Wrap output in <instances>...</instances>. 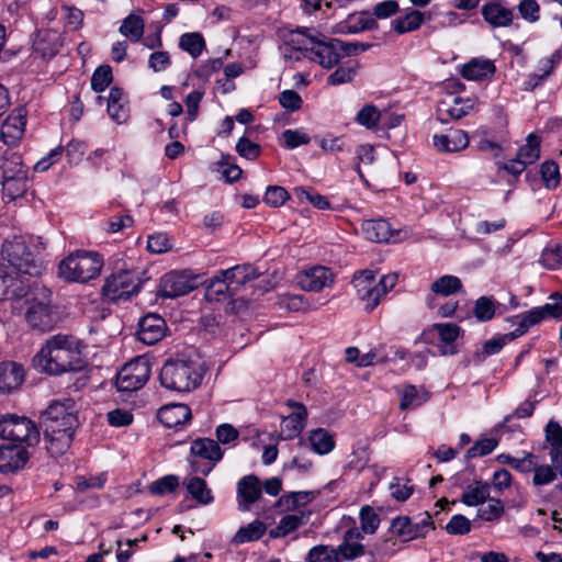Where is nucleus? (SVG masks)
<instances>
[{"label":"nucleus","mask_w":562,"mask_h":562,"mask_svg":"<svg viewBox=\"0 0 562 562\" xmlns=\"http://www.w3.org/2000/svg\"><path fill=\"white\" fill-rule=\"evenodd\" d=\"M34 367L50 375H60L70 371H80L86 361L78 347V340L70 335L50 337L33 358Z\"/></svg>","instance_id":"1"},{"label":"nucleus","mask_w":562,"mask_h":562,"mask_svg":"<svg viewBox=\"0 0 562 562\" xmlns=\"http://www.w3.org/2000/svg\"><path fill=\"white\" fill-rule=\"evenodd\" d=\"M204 371L199 360L186 355L168 358L159 372L162 387L179 393L196 389L203 379Z\"/></svg>","instance_id":"2"},{"label":"nucleus","mask_w":562,"mask_h":562,"mask_svg":"<svg viewBox=\"0 0 562 562\" xmlns=\"http://www.w3.org/2000/svg\"><path fill=\"white\" fill-rule=\"evenodd\" d=\"M1 257L19 274L40 277L45 267L40 258V246L32 237L14 236L2 244Z\"/></svg>","instance_id":"3"},{"label":"nucleus","mask_w":562,"mask_h":562,"mask_svg":"<svg viewBox=\"0 0 562 562\" xmlns=\"http://www.w3.org/2000/svg\"><path fill=\"white\" fill-rule=\"evenodd\" d=\"M0 186L10 201L24 196L30 187L29 168L18 153L5 151L0 158Z\"/></svg>","instance_id":"4"},{"label":"nucleus","mask_w":562,"mask_h":562,"mask_svg":"<svg viewBox=\"0 0 562 562\" xmlns=\"http://www.w3.org/2000/svg\"><path fill=\"white\" fill-rule=\"evenodd\" d=\"M0 439L34 448L41 440L37 425L27 416L15 413L0 414Z\"/></svg>","instance_id":"5"},{"label":"nucleus","mask_w":562,"mask_h":562,"mask_svg":"<svg viewBox=\"0 0 562 562\" xmlns=\"http://www.w3.org/2000/svg\"><path fill=\"white\" fill-rule=\"evenodd\" d=\"M103 267V259L98 252L78 250L59 263V274L67 281L87 282L97 277Z\"/></svg>","instance_id":"6"},{"label":"nucleus","mask_w":562,"mask_h":562,"mask_svg":"<svg viewBox=\"0 0 562 562\" xmlns=\"http://www.w3.org/2000/svg\"><path fill=\"white\" fill-rule=\"evenodd\" d=\"M223 457L224 450L214 439L200 437L191 442L188 462L193 473L207 476Z\"/></svg>","instance_id":"7"},{"label":"nucleus","mask_w":562,"mask_h":562,"mask_svg":"<svg viewBox=\"0 0 562 562\" xmlns=\"http://www.w3.org/2000/svg\"><path fill=\"white\" fill-rule=\"evenodd\" d=\"M66 406L65 403L53 402L41 415V427L43 428V436L66 435L74 436L75 428L77 427V416L70 412V401Z\"/></svg>","instance_id":"8"},{"label":"nucleus","mask_w":562,"mask_h":562,"mask_svg":"<svg viewBox=\"0 0 562 562\" xmlns=\"http://www.w3.org/2000/svg\"><path fill=\"white\" fill-rule=\"evenodd\" d=\"M143 285L136 272L131 270H121L106 278L102 286L104 300L113 303L127 301L137 294Z\"/></svg>","instance_id":"9"},{"label":"nucleus","mask_w":562,"mask_h":562,"mask_svg":"<svg viewBox=\"0 0 562 562\" xmlns=\"http://www.w3.org/2000/svg\"><path fill=\"white\" fill-rule=\"evenodd\" d=\"M435 529V524L429 513L425 512L417 519L409 516H397L392 519L390 530L403 542L424 538Z\"/></svg>","instance_id":"10"},{"label":"nucleus","mask_w":562,"mask_h":562,"mask_svg":"<svg viewBox=\"0 0 562 562\" xmlns=\"http://www.w3.org/2000/svg\"><path fill=\"white\" fill-rule=\"evenodd\" d=\"M150 376V367L146 360L136 359L123 366L119 371L115 385L120 392H134L143 387Z\"/></svg>","instance_id":"11"},{"label":"nucleus","mask_w":562,"mask_h":562,"mask_svg":"<svg viewBox=\"0 0 562 562\" xmlns=\"http://www.w3.org/2000/svg\"><path fill=\"white\" fill-rule=\"evenodd\" d=\"M434 333H436L440 339L438 349L441 356H453L458 352L454 342L463 333L459 325L456 323L432 324L422 333L420 339L427 344H431Z\"/></svg>","instance_id":"12"},{"label":"nucleus","mask_w":562,"mask_h":562,"mask_svg":"<svg viewBox=\"0 0 562 562\" xmlns=\"http://www.w3.org/2000/svg\"><path fill=\"white\" fill-rule=\"evenodd\" d=\"M304 57L319 64L324 68L330 69L338 65L340 60V40L323 36L322 40L318 38L315 46H311V55H304Z\"/></svg>","instance_id":"13"},{"label":"nucleus","mask_w":562,"mask_h":562,"mask_svg":"<svg viewBox=\"0 0 562 562\" xmlns=\"http://www.w3.org/2000/svg\"><path fill=\"white\" fill-rule=\"evenodd\" d=\"M285 405L293 411L282 419L280 437L283 440H291L302 432L308 414L306 406L301 402L289 398Z\"/></svg>","instance_id":"14"},{"label":"nucleus","mask_w":562,"mask_h":562,"mask_svg":"<svg viewBox=\"0 0 562 562\" xmlns=\"http://www.w3.org/2000/svg\"><path fill=\"white\" fill-rule=\"evenodd\" d=\"M29 448L18 443L0 446V472L9 474L22 470L31 457Z\"/></svg>","instance_id":"15"},{"label":"nucleus","mask_w":562,"mask_h":562,"mask_svg":"<svg viewBox=\"0 0 562 562\" xmlns=\"http://www.w3.org/2000/svg\"><path fill=\"white\" fill-rule=\"evenodd\" d=\"M166 330V322L160 315L147 314L138 322L136 337L143 344L151 346L165 337Z\"/></svg>","instance_id":"16"},{"label":"nucleus","mask_w":562,"mask_h":562,"mask_svg":"<svg viewBox=\"0 0 562 562\" xmlns=\"http://www.w3.org/2000/svg\"><path fill=\"white\" fill-rule=\"evenodd\" d=\"M334 273L324 266L312 267L297 277V282L302 290L308 292H319L334 282Z\"/></svg>","instance_id":"17"},{"label":"nucleus","mask_w":562,"mask_h":562,"mask_svg":"<svg viewBox=\"0 0 562 562\" xmlns=\"http://www.w3.org/2000/svg\"><path fill=\"white\" fill-rule=\"evenodd\" d=\"M262 494L260 480L255 474L245 475L237 483V503L241 512L249 510Z\"/></svg>","instance_id":"18"},{"label":"nucleus","mask_w":562,"mask_h":562,"mask_svg":"<svg viewBox=\"0 0 562 562\" xmlns=\"http://www.w3.org/2000/svg\"><path fill=\"white\" fill-rule=\"evenodd\" d=\"M25 319L32 329L47 333L57 326L59 315L56 307L50 304L35 310H26Z\"/></svg>","instance_id":"19"},{"label":"nucleus","mask_w":562,"mask_h":562,"mask_svg":"<svg viewBox=\"0 0 562 562\" xmlns=\"http://www.w3.org/2000/svg\"><path fill=\"white\" fill-rule=\"evenodd\" d=\"M481 14L492 29L508 27L514 21L513 10L503 5L499 0H492L483 4Z\"/></svg>","instance_id":"20"},{"label":"nucleus","mask_w":562,"mask_h":562,"mask_svg":"<svg viewBox=\"0 0 562 562\" xmlns=\"http://www.w3.org/2000/svg\"><path fill=\"white\" fill-rule=\"evenodd\" d=\"M194 289L192 281L179 272H169L160 280L159 293L162 297L176 299L186 295Z\"/></svg>","instance_id":"21"},{"label":"nucleus","mask_w":562,"mask_h":562,"mask_svg":"<svg viewBox=\"0 0 562 562\" xmlns=\"http://www.w3.org/2000/svg\"><path fill=\"white\" fill-rule=\"evenodd\" d=\"M26 116L22 109L11 113L1 125L0 139L8 146L19 143L24 134Z\"/></svg>","instance_id":"22"},{"label":"nucleus","mask_w":562,"mask_h":562,"mask_svg":"<svg viewBox=\"0 0 562 562\" xmlns=\"http://www.w3.org/2000/svg\"><path fill=\"white\" fill-rule=\"evenodd\" d=\"M157 418L167 428H178L191 420L192 413L186 404H170L158 409Z\"/></svg>","instance_id":"23"},{"label":"nucleus","mask_w":562,"mask_h":562,"mask_svg":"<svg viewBox=\"0 0 562 562\" xmlns=\"http://www.w3.org/2000/svg\"><path fill=\"white\" fill-rule=\"evenodd\" d=\"M363 536L359 528L353 527L348 529L345 535L342 542L337 547L336 554L340 555L342 560L351 561L366 554V548L360 543Z\"/></svg>","instance_id":"24"},{"label":"nucleus","mask_w":562,"mask_h":562,"mask_svg":"<svg viewBox=\"0 0 562 562\" xmlns=\"http://www.w3.org/2000/svg\"><path fill=\"white\" fill-rule=\"evenodd\" d=\"M362 233L368 240L374 243L395 241L398 231L392 229L391 224L383 218L368 220L362 223Z\"/></svg>","instance_id":"25"},{"label":"nucleus","mask_w":562,"mask_h":562,"mask_svg":"<svg viewBox=\"0 0 562 562\" xmlns=\"http://www.w3.org/2000/svg\"><path fill=\"white\" fill-rule=\"evenodd\" d=\"M461 290L462 282L458 277L451 274L442 276L431 283L430 293L426 296V304L432 310L437 306L435 295L449 296Z\"/></svg>","instance_id":"26"},{"label":"nucleus","mask_w":562,"mask_h":562,"mask_svg":"<svg viewBox=\"0 0 562 562\" xmlns=\"http://www.w3.org/2000/svg\"><path fill=\"white\" fill-rule=\"evenodd\" d=\"M434 146L443 153H456L469 145L468 134L462 130H450L447 134L434 135Z\"/></svg>","instance_id":"27"},{"label":"nucleus","mask_w":562,"mask_h":562,"mask_svg":"<svg viewBox=\"0 0 562 562\" xmlns=\"http://www.w3.org/2000/svg\"><path fill=\"white\" fill-rule=\"evenodd\" d=\"M24 381V370L15 362H2L0 364V392L10 393L16 390Z\"/></svg>","instance_id":"28"},{"label":"nucleus","mask_w":562,"mask_h":562,"mask_svg":"<svg viewBox=\"0 0 562 562\" xmlns=\"http://www.w3.org/2000/svg\"><path fill=\"white\" fill-rule=\"evenodd\" d=\"M237 295L226 276H222V270L211 279L205 291L206 299L215 302L233 301Z\"/></svg>","instance_id":"29"},{"label":"nucleus","mask_w":562,"mask_h":562,"mask_svg":"<svg viewBox=\"0 0 562 562\" xmlns=\"http://www.w3.org/2000/svg\"><path fill=\"white\" fill-rule=\"evenodd\" d=\"M222 276H226L233 286V290L238 294L243 286L259 277V272L251 265H238L233 268L222 270Z\"/></svg>","instance_id":"30"},{"label":"nucleus","mask_w":562,"mask_h":562,"mask_svg":"<svg viewBox=\"0 0 562 562\" xmlns=\"http://www.w3.org/2000/svg\"><path fill=\"white\" fill-rule=\"evenodd\" d=\"M496 67L490 59L473 58L461 69V75L467 80H485L494 76Z\"/></svg>","instance_id":"31"},{"label":"nucleus","mask_w":562,"mask_h":562,"mask_svg":"<svg viewBox=\"0 0 562 562\" xmlns=\"http://www.w3.org/2000/svg\"><path fill=\"white\" fill-rule=\"evenodd\" d=\"M548 318L542 306L532 307L529 311L515 315L508 318L513 324H516L517 327L513 330L516 337H520L526 334L529 328L540 324L542 321Z\"/></svg>","instance_id":"32"},{"label":"nucleus","mask_w":562,"mask_h":562,"mask_svg":"<svg viewBox=\"0 0 562 562\" xmlns=\"http://www.w3.org/2000/svg\"><path fill=\"white\" fill-rule=\"evenodd\" d=\"M108 113L116 123L121 124L128 119L130 109L123 89L112 87L108 98Z\"/></svg>","instance_id":"33"},{"label":"nucleus","mask_w":562,"mask_h":562,"mask_svg":"<svg viewBox=\"0 0 562 562\" xmlns=\"http://www.w3.org/2000/svg\"><path fill=\"white\" fill-rule=\"evenodd\" d=\"M507 311V307L496 301L493 296H480L474 304L473 315L481 322L485 323L491 321L496 315H502Z\"/></svg>","instance_id":"34"},{"label":"nucleus","mask_w":562,"mask_h":562,"mask_svg":"<svg viewBox=\"0 0 562 562\" xmlns=\"http://www.w3.org/2000/svg\"><path fill=\"white\" fill-rule=\"evenodd\" d=\"M183 485L188 494L200 505H210L214 502L212 490L204 479L195 475L184 480Z\"/></svg>","instance_id":"35"},{"label":"nucleus","mask_w":562,"mask_h":562,"mask_svg":"<svg viewBox=\"0 0 562 562\" xmlns=\"http://www.w3.org/2000/svg\"><path fill=\"white\" fill-rule=\"evenodd\" d=\"M397 282V274L391 273L383 276L378 283L375 284V290H366L362 288L361 295L366 297H373V301L371 304L364 305V311L370 313L372 312L380 303L381 297L384 296L391 289L395 286Z\"/></svg>","instance_id":"36"},{"label":"nucleus","mask_w":562,"mask_h":562,"mask_svg":"<svg viewBox=\"0 0 562 562\" xmlns=\"http://www.w3.org/2000/svg\"><path fill=\"white\" fill-rule=\"evenodd\" d=\"M307 31V27H299L292 31L285 41L286 50H296L304 53V55H311V46H315L318 38L308 34Z\"/></svg>","instance_id":"37"},{"label":"nucleus","mask_w":562,"mask_h":562,"mask_svg":"<svg viewBox=\"0 0 562 562\" xmlns=\"http://www.w3.org/2000/svg\"><path fill=\"white\" fill-rule=\"evenodd\" d=\"M378 27L376 20L368 11H362L359 14H350L346 24L341 25V32L357 34L363 31L376 30Z\"/></svg>","instance_id":"38"},{"label":"nucleus","mask_w":562,"mask_h":562,"mask_svg":"<svg viewBox=\"0 0 562 562\" xmlns=\"http://www.w3.org/2000/svg\"><path fill=\"white\" fill-rule=\"evenodd\" d=\"M425 21V14L418 10H411L404 16L392 21V30L397 34H405L418 30Z\"/></svg>","instance_id":"39"},{"label":"nucleus","mask_w":562,"mask_h":562,"mask_svg":"<svg viewBox=\"0 0 562 562\" xmlns=\"http://www.w3.org/2000/svg\"><path fill=\"white\" fill-rule=\"evenodd\" d=\"M516 338L517 337L514 334V331L494 336L493 338L486 340L483 344V348L481 351L475 352V360L479 362H483L486 357L498 353L507 342H510Z\"/></svg>","instance_id":"40"},{"label":"nucleus","mask_w":562,"mask_h":562,"mask_svg":"<svg viewBox=\"0 0 562 562\" xmlns=\"http://www.w3.org/2000/svg\"><path fill=\"white\" fill-rule=\"evenodd\" d=\"M490 490L487 482L475 481V485L468 486L460 501L467 506L482 505L490 498Z\"/></svg>","instance_id":"41"},{"label":"nucleus","mask_w":562,"mask_h":562,"mask_svg":"<svg viewBox=\"0 0 562 562\" xmlns=\"http://www.w3.org/2000/svg\"><path fill=\"white\" fill-rule=\"evenodd\" d=\"M308 441L312 450L317 454H327L335 448L333 436L324 428H317L310 432Z\"/></svg>","instance_id":"42"},{"label":"nucleus","mask_w":562,"mask_h":562,"mask_svg":"<svg viewBox=\"0 0 562 562\" xmlns=\"http://www.w3.org/2000/svg\"><path fill=\"white\" fill-rule=\"evenodd\" d=\"M26 310H35L53 304L52 291L47 286L35 282L26 293Z\"/></svg>","instance_id":"43"},{"label":"nucleus","mask_w":562,"mask_h":562,"mask_svg":"<svg viewBox=\"0 0 562 562\" xmlns=\"http://www.w3.org/2000/svg\"><path fill=\"white\" fill-rule=\"evenodd\" d=\"M267 527L260 520H254L247 526L240 527L233 537V542L241 544L259 540L266 532Z\"/></svg>","instance_id":"44"},{"label":"nucleus","mask_w":562,"mask_h":562,"mask_svg":"<svg viewBox=\"0 0 562 562\" xmlns=\"http://www.w3.org/2000/svg\"><path fill=\"white\" fill-rule=\"evenodd\" d=\"M145 22L143 18L135 14L127 15L120 26V33L132 42H139L143 37Z\"/></svg>","instance_id":"45"},{"label":"nucleus","mask_w":562,"mask_h":562,"mask_svg":"<svg viewBox=\"0 0 562 562\" xmlns=\"http://www.w3.org/2000/svg\"><path fill=\"white\" fill-rule=\"evenodd\" d=\"M353 286L357 290V296L362 302H366V304H371L373 301V297H366L361 295V289L363 288L364 291L368 290H375V272L373 270H362L359 272H356L352 280Z\"/></svg>","instance_id":"46"},{"label":"nucleus","mask_w":562,"mask_h":562,"mask_svg":"<svg viewBox=\"0 0 562 562\" xmlns=\"http://www.w3.org/2000/svg\"><path fill=\"white\" fill-rule=\"evenodd\" d=\"M293 195L296 198V200L300 203H303L304 201H307L310 204H312L314 207L318 210H329L331 209L330 202L325 195H322L317 193L314 189L310 188H303V187H295L293 189Z\"/></svg>","instance_id":"47"},{"label":"nucleus","mask_w":562,"mask_h":562,"mask_svg":"<svg viewBox=\"0 0 562 562\" xmlns=\"http://www.w3.org/2000/svg\"><path fill=\"white\" fill-rule=\"evenodd\" d=\"M179 47L198 58L206 47L204 37L199 32L184 33L179 38Z\"/></svg>","instance_id":"48"},{"label":"nucleus","mask_w":562,"mask_h":562,"mask_svg":"<svg viewBox=\"0 0 562 562\" xmlns=\"http://www.w3.org/2000/svg\"><path fill=\"white\" fill-rule=\"evenodd\" d=\"M74 436L66 435H53L44 436L45 448L48 454L53 458L63 456L69 448Z\"/></svg>","instance_id":"49"},{"label":"nucleus","mask_w":562,"mask_h":562,"mask_svg":"<svg viewBox=\"0 0 562 562\" xmlns=\"http://www.w3.org/2000/svg\"><path fill=\"white\" fill-rule=\"evenodd\" d=\"M540 144L541 139L538 135L529 134L526 144L518 149L517 157L527 166L533 164L540 157Z\"/></svg>","instance_id":"50"},{"label":"nucleus","mask_w":562,"mask_h":562,"mask_svg":"<svg viewBox=\"0 0 562 562\" xmlns=\"http://www.w3.org/2000/svg\"><path fill=\"white\" fill-rule=\"evenodd\" d=\"M358 64L356 61H348L340 65L334 72L327 77V85L339 86L351 82L357 75Z\"/></svg>","instance_id":"51"},{"label":"nucleus","mask_w":562,"mask_h":562,"mask_svg":"<svg viewBox=\"0 0 562 562\" xmlns=\"http://www.w3.org/2000/svg\"><path fill=\"white\" fill-rule=\"evenodd\" d=\"M360 518V531L361 533H374L381 522L380 516L375 513V510L369 506L364 505L361 507L359 513Z\"/></svg>","instance_id":"52"},{"label":"nucleus","mask_w":562,"mask_h":562,"mask_svg":"<svg viewBox=\"0 0 562 562\" xmlns=\"http://www.w3.org/2000/svg\"><path fill=\"white\" fill-rule=\"evenodd\" d=\"M305 562H339L336 550L329 546L313 547L305 557Z\"/></svg>","instance_id":"53"},{"label":"nucleus","mask_w":562,"mask_h":562,"mask_svg":"<svg viewBox=\"0 0 562 562\" xmlns=\"http://www.w3.org/2000/svg\"><path fill=\"white\" fill-rule=\"evenodd\" d=\"M113 80L112 68L109 65L99 66L91 77V88L95 92L104 91Z\"/></svg>","instance_id":"54"},{"label":"nucleus","mask_w":562,"mask_h":562,"mask_svg":"<svg viewBox=\"0 0 562 562\" xmlns=\"http://www.w3.org/2000/svg\"><path fill=\"white\" fill-rule=\"evenodd\" d=\"M381 117V112L373 104H366L356 116L358 124L371 130L376 127Z\"/></svg>","instance_id":"55"},{"label":"nucleus","mask_w":562,"mask_h":562,"mask_svg":"<svg viewBox=\"0 0 562 562\" xmlns=\"http://www.w3.org/2000/svg\"><path fill=\"white\" fill-rule=\"evenodd\" d=\"M178 486V476L169 474L153 482L149 486V492L154 495H165L167 493H172Z\"/></svg>","instance_id":"56"},{"label":"nucleus","mask_w":562,"mask_h":562,"mask_svg":"<svg viewBox=\"0 0 562 562\" xmlns=\"http://www.w3.org/2000/svg\"><path fill=\"white\" fill-rule=\"evenodd\" d=\"M498 445L495 438H484L476 441L465 453L467 459L484 457L492 453Z\"/></svg>","instance_id":"57"},{"label":"nucleus","mask_w":562,"mask_h":562,"mask_svg":"<svg viewBox=\"0 0 562 562\" xmlns=\"http://www.w3.org/2000/svg\"><path fill=\"white\" fill-rule=\"evenodd\" d=\"M289 199L290 194L280 186H269L263 195V202L272 207L283 205Z\"/></svg>","instance_id":"58"},{"label":"nucleus","mask_w":562,"mask_h":562,"mask_svg":"<svg viewBox=\"0 0 562 562\" xmlns=\"http://www.w3.org/2000/svg\"><path fill=\"white\" fill-rule=\"evenodd\" d=\"M311 513L299 512L295 514L285 515L280 519V524L284 529L285 533L289 535L295 531L301 526L307 524Z\"/></svg>","instance_id":"59"},{"label":"nucleus","mask_w":562,"mask_h":562,"mask_svg":"<svg viewBox=\"0 0 562 562\" xmlns=\"http://www.w3.org/2000/svg\"><path fill=\"white\" fill-rule=\"evenodd\" d=\"M541 177L548 189H554L560 182L559 166L553 160H547L541 165Z\"/></svg>","instance_id":"60"},{"label":"nucleus","mask_w":562,"mask_h":562,"mask_svg":"<svg viewBox=\"0 0 562 562\" xmlns=\"http://www.w3.org/2000/svg\"><path fill=\"white\" fill-rule=\"evenodd\" d=\"M389 488L392 497L395 498L397 502L407 501L414 492V486L409 484V480L403 482V480L400 477H395L391 482Z\"/></svg>","instance_id":"61"},{"label":"nucleus","mask_w":562,"mask_h":562,"mask_svg":"<svg viewBox=\"0 0 562 562\" xmlns=\"http://www.w3.org/2000/svg\"><path fill=\"white\" fill-rule=\"evenodd\" d=\"M87 149L88 146L86 142L80 139H71L64 148L70 165H78L85 156Z\"/></svg>","instance_id":"62"},{"label":"nucleus","mask_w":562,"mask_h":562,"mask_svg":"<svg viewBox=\"0 0 562 562\" xmlns=\"http://www.w3.org/2000/svg\"><path fill=\"white\" fill-rule=\"evenodd\" d=\"M279 305L281 308L289 312L306 311L308 307L306 299L303 295L296 294L282 295L279 300Z\"/></svg>","instance_id":"63"},{"label":"nucleus","mask_w":562,"mask_h":562,"mask_svg":"<svg viewBox=\"0 0 562 562\" xmlns=\"http://www.w3.org/2000/svg\"><path fill=\"white\" fill-rule=\"evenodd\" d=\"M504 514V505L501 499H491V503L484 507L479 508L477 518L485 521H494L502 517Z\"/></svg>","instance_id":"64"}]
</instances>
